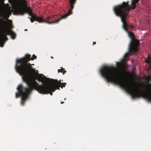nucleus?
Listing matches in <instances>:
<instances>
[{
    "mask_svg": "<svg viewBox=\"0 0 151 151\" xmlns=\"http://www.w3.org/2000/svg\"><path fill=\"white\" fill-rule=\"evenodd\" d=\"M100 71L107 82H112L119 85L129 93L132 99L142 97L151 102V92H142L138 86L133 88L125 77L121 76L120 73L116 70L115 67L112 66H104L101 68Z\"/></svg>",
    "mask_w": 151,
    "mask_h": 151,
    "instance_id": "1",
    "label": "nucleus"
},
{
    "mask_svg": "<svg viewBox=\"0 0 151 151\" xmlns=\"http://www.w3.org/2000/svg\"><path fill=\"white\" fill-rule=\"evenodd\" d=\"M30 55H27L26 58H27L26 62H16L15 69L22 77L23 81L26 83L29 88H23L24 90L27 92H29L33 89H35L39 93H46V89L53 88L52 85L47 86L46 84H38L35 81L37 77L35 74L37 72L35 69L32 67V65L29 62Z\"/></svg>",
    "mask_w": 151,
    "mask_h": 151,
    "instance_id": "2",
    "label": "nucleus"
},
{
    "mask_svg": "<svg viewBox=\"0 0 151 151\" xmlns=\"http://www.w3.org/2000/svg\"><path fill=\"white\" fill-rule=\"evenodd\" d=\"M139 0H132L131 1V7L129 5V1L126 2H123L122 4L114 6L113 10L117 16L120 17L121 19H127L128 15V11L131 9H134L135 4Z\"/></svg>",
    "mask_w": 151,
    "mask_h": 151,
    "instance_id": "3",
    "label": "nucleus"
},
{
    "mask_svg": "<svg viewBox=\"0 0 151 151\" xmlns=\"http://www.w3.org/2000/svg\"><path fill=\"white\" fill-rule=\"evenodd\" d=\"M14 13L18 14L23 15L25 13H27L31 16L30 18L31 22H33L35 21H37L39 23H43V16L41 17H38L36 15H34L32 13V10L31 7L26 6L25 7H22L15 9L14 10Z\"/></svg>",
    "mask_w": 151,
    "mask_h": 151,
    "instance_id": "4",
    "label": "nucleus"
},
{
    "mask_svg": "<svg viewBox=\"0 0 151 151\" xmlns=\"http://www.w3.org/2000/svg\"><path fill=\"white\" fill-rule=\"evenodd\" d=\"M123 23V27L125 31L128 33L129 36L131 37V40L129 45V52L137 51L138 46L139 45V41L135 39L134 35L131 32L128 31L127 28V23L126 19H121Z\"/></svg>",
    "mask_w": 151,
    "mask_h": 151,
    "instance_id": "5",
    "label": "nucleus"
},
{
    "mask_svg": "<svg viewBox=\"0 0 151 151\" xmlns=\"http://www.w3.org/2000/svg\"><path fill=\"white\" fill-rule=\"evenodd\" d=\"M70 9H68V12L67 13L62 15L58 19H57L58 16L56 15L51 17H48L46 18V19H44L43 17V23H45L49 24L57 23L62 19L66 18L68 16L72 14V10L73 8V5L74 1H73V0H70Z\"/></svg>",
    "mask_w": 151,
    "mask_h": 151,
    "instance_id": "6",
    "label": "nucleus"
},
{
    "mask_svg": "<svg viewBox=\"0 0 151 151\" xmlns=\"http://www.w3.org/2000/svg\"><path fill=\"white\" fill-rule=\"evenodd\" d=\"M66 84V83H61L60 81H58L57 80L52 79L50 81V83L49 84H46L47 86L50 85H52L53 88H51L50 89L47 88L46 90V93H41L43 94H50L51 95L52 94V92H54L56 89L59 90V88L61 87L62 88L64 87Z\"/></svg>",
    "mask_w": 151,
    "mask_h": 151,
    "instance_id": "7",
    "label": "nucleus"
},
{
    "mask_svg": "<svg viewBox=\"0 0 151 151\" xmlns=\"http://www.w3.org/2000/svg\"><path fill=\"white\" fill-rule=\"evenodd\" d=\"M28 88L23 87L22 84L19 85L17 88L18 93H15L16 98H17L19 96H22L21 99V104L22 105H24L25 101L28 98L29 95L31 93L32 90H31L29 92H27L24 90L23 88H29V87Z\"/></svg>",
    "mask_w": 151,
    "mask_h": 151,
    "instance_id": "8",
    "label": "nucleus"
},
{
    "mask_svg": "<svg viewBox=\"0 0 151 151\" xmlns=\"http://www.w3.org/2000/svg\"><path fill=\"white\" fill-rule=\"evenodd\" d=\"M7 32L6 30L3 32L0 35V42L3 44L4 46V42L8 40V38L6 37V35H7Z\"/></svg>",
    "mask_w": 151,
    "mask_h": 151,
    "instance_id": "9",
    "label": "nucleus"
},
{
    "mask_svg": "<svg viewBox=\"0 0 151 151\" xmlns=\"http://www.w3.org/2000/svg\"><path fill=\"white\" fill-rule=\"evenodd\" d=\"M27 55H30V57L29 58V61L30 60H33L35 59L37 57L35 55V54L33 55L32 57H31V55L29 54H26L25 55V56L23 58H21L17 59L16 60V62H21V61L22 62H22H26V60H27V58H26V56Z\"/></svg>",
    "mask_w": 151,
    "mask_h": 151,
    "instance_id": "10",
    "label": "nucleus"
},
{
    "mask_svg": "<svg viewBox=\"0 0 151 151\" xmlns=\"http://www.w3.org/2000/svg\"><path fill=\"white\" fill-rule=\"evenodd\" d=\"M6 32H7V35H11V37L13 39L15 38L16 35L13 31L11 30L10 29L8 30L6 29Z\"/></svg>",
    "mask_w": 151,
    "mask_h": 151,
    "instance_id": "11",
    "label": "nucleus"
},
{
    "mask_svg": "<svg viewBox=\"0 0 151 151\" xmlns=\"http://www.w3.org/2000/svg\"><path fill=\"white\" fill-rule=\"evenodd\" d=\"M9 17V15H6L5 17V18L6 19L8 20V21H11L9 24V27L10 29H12L13 28V26L12 24V21L11 20H8Z\"/></svg>",
    "mask_w": 151,
    "mask_h": 151,
    "instance_id": "12",
    "label": "nucleus"
},
{
    "mask_svg": "<svg viewBox=\"0 0 151 151\" xmlns=\"http://www.w3.org/2000/svg\"><path fill=\"white\" fill-rule=\"evenodd\" d=\"M136 51L135 52H129H129H127L125 53V55L124 56V59H125L129 55V53H131L132 54H134V53L136 52Z\"/></svg>",
    "mask_w": 151,
    "mask_h": 151,
    "instance_id": "13",
    "label": "nucleus"
},
{
    "mask_svg": "<svg viewBox=\"0 0 151 151\" xmlns=\"http://www.w3.org/2000/svg\"><path fill=\"white\" fill-rule=\"evenodd\" d=\"M151 58L150 57L149 55L148 56L147 58L145 60V62L146 63H151Z\"/></svg>",
    "mask_w": 151,
    "mask_h": 151,
    "instance_id": "14",
    "label": "nucleus"
},
{
    "mask_svg": "<svg viewBox=\"0 0 151 151\" xmlns=\"http://www.w3.org/2000/svg\"><path fill=\"white\" fill-rule=\"evenodd\" d=\"M61 69H60L58 70V72L59 73L61 72V73H63V74H64L65 73H66V71L65 70H64L65 69L63 68H62L61 67Z\"/></svg>",
    "mask_w": 151,
    "mask_h": 151,
    "instance_id": "15",
    "label": "nucleus"
},
{
    "mask_svg": "<svg viewBox=\"0 0 151 151\" xmlns=\"http://www.w3.org/2000/svg\"><path fill=\"white\" fill-rule=\"evenodd\" d=\"M116 65H117V68L119 69H120L121 68V63H120L117 62L116 63Z\"/></svg>",
    "mask_w": 151,
    "mask_h": 151,
    "instance_id": "16",
    "label": "nucleus"
},
{
    "mask_svg": "<svg viewBox=\"0 0 151 151\" xmlns=\"http://www.w3.org/2000/svg\"><path fill=\"white\" fill-rule=\"evenodd\" d=\"M9 2L11 4L15 3L17 1V0H8Z\"/></svg>",
    "mask_w": 151,
    "mask_h": 151,
    "instance_id": "17",
    "label": "nucleus"
},
{
    "mask_svg": "<svg viewBox=\"0 0 151 151\" xmlns=\"http://www.w3.org/2000/svg\"><path fill=\"white\" fill-rule=\"evenodd\" d=\"M42 80H43L42 78V77H41L37 79V80L39 81H42Z\"/></svg>",
    "mask_w": 151,
    "mask_h": 151,
    "instance_id": "18",
    "label": "nucleus"
},
{
    "mask_svg": "<svg viewBox=\"0 0 151 151\" xmlns=\"http://www.w3.org/2000/svg\"><path fill=\"white\" fill-rule=\"evenodd\" d=\"M127 27H131V28H134V26L133 25H129L128 24H127Z\"/></svg>",
    "mask_w": 151,
    "mask_h": 151,
    "instance_id": "19",
    "label": "nucleus"
},
{
    "mask_svg": "<svg viewBox=\"0 0 151 151\" xmlns=\"http://www.w3.org/2000/svg\"><path fill=\"white\" fill-rule=\"evenodd\" d=\"M70 1H69V3H70ZM76 0H73V1H74V4H73V6H74V4H75V3L76 2Z\"/></svg>",
    "mask_w": 151,
    "mask_h": 151,
    "instance_id": "20",
    "label": "nucleus"
},
{
    "mask_svg": "<svg viewBox=\"0 0 151 151\" xmlns=\"http://www.w3.org/2000/svg\"><path fill=\"white\" fill-rule=\"evenodd\" d=\"M24 4H25V5H26V6H24V7H26V6H27V5H26V1H25V0H24Z\"/></svg>",
    "mask_w": 151,
    "mask_h": 151,
    "instance_id": "21",
    "label": "nucleus"
},
{
    "mask_svg": "<svg viewBox=\"0 0 151 151\" xmlns=\"http://www.w3.org/2000/svg\"><path fill=\"white\" fill-rule=\"evenodd\" d=\"M0 19H1L2 20H3V22L4 23H6V21H4V20H2V19H1V18H0Z\"/></svg>",
    "mask_w": 151,
    "mask_h": 151,
    "instance_id": "22",
    "label": "nucleus"
},
{
    "mask_svg": "<svg viewBox=\"0 0 151 151\" xmlns=\"http://www.w3.org/2000/svg\"><path fill=\"white\" fill-rule=\"evenodd\" d=\"M36 72H37V74H35V75H37L38 74V71L37 70H36Z\"/></svg>",
    "mask_w": 151,
    "mask_h": 151,
    "instance_id": "23",
    "label": "nucleus"
},
{
    "mask_svg": "<svg viewBox=\"0 0 151 151\" xmlns=\"http://www.w3.org/2000/svg\"><path fill=\"white\" fill-rule=\"evenodd\" d=\"M147 85H148V86H151V84H149L148 83H147Z\"/></svg>",
    "mask_w": 151,
    "mask_h": 151,
    "instance_id": "24",
    "label": "nucleus"
},
{
    "mask_svg": "<svg viewBox=\"0 0 151 151\" xmlns=\"http://www.w3.org/2000/svg\"><path fill=\"white\" fill-rule=\"evenodd\" d=\"M96 44V42H93V45H94V44Z\"/></svg>",
    "mask_w": 151,
    "mask_h": 151,
    "instance_id": "25",
    "label": "nucleus"
},
{
    "mask_svg": "<svg viewBox=\"0 0 151 151\" xmlns=\"http://www.w3.org/2000/svg\"><path fill=\"white\" fill-rule=\"evenodd\" d=\"M64 103V102H63H63H61V104H63V103Z\"/></svg>",
    "mask_w": 151,
    "mask_h": 151,
    "instance_id": "26",
    "label": "nucleus"
},
{
    "mask_svg": "<svg viewBox=\"0 0 151 151\" xmlns=\"http://www.w3.org/2000/svg\"><path fill=\"white\" fill-rule=\"evenodd\" d=\"M51 58H53V57H52L51 56Z\"/></svg>",
    "mask_w": 151,
    "mask_h": 151,
    "instance_id": "27",
    "label": "nucleus"
},
{
    "mask_svg": "<svg viewBox=\"0 0 151 151\" xmlns=\"http://www.w3.org/2000/svg\"><path fill=\"white\" fill-rule=\"evenodd\" d=\"M27 29H26L25 30V31H27Z\"/></svg>",
    "mask_w": 151,
    "mask_h": 151,
    "instance_id": "28",
    "label": "nucleus"
},
{
    "mask_svg": "<svg viewBox=\"0 0 151 151\" xmlns=\"http://www.w3.org/2000/svg\"><path fill=\"white\" fill-rule=\"evenodd\" d=\"M65 99H66V98H65V99H64V100H65Z\"/></svg>",
    "mask_w": 151,
    "mask_h": 151,
    "instance_id": "29",
    "label": "nucleus"
}]
</instances>
